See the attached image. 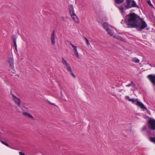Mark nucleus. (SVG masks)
I'll return each instance as SVG.
<instances>
[{
    "label": "nucleus",
    "instance_id": "obj_1",
    "mask_svg": "<svg viewBox=\"0 0 155 155\" xmlns=\"http://www.w3.org/2000/svg\"><path fill=\"white\" fill-rule=\"evenodd\" d=\"M125 22L127 28H136L140 31L147 26V24L143 18L134 13H130L125 16Z\"/></svg>",
    "mask_w": 155,
    "mask_h": 155
},
{
    "label": "nucleus",
    "instance_id": "obj_2",
    "mask_svg": "<svg viewBox=\"0 0 155 155\" xmlns=\"http://www.w3.org/2000/svg\"><path fill=\"white\" fill-rule=\"evenodd\" d=\"M68 6L69 12L71 17L75 22L78 23L79 19L74 13L73 5L72 4L70 5H68Z\"/></svg>",
    "mask_w": 155,
    "mask_h": 155
},
{
    "label": "nucleus",
    "instance_id": "obj_3",
    "mask_svg": "<svg viewBox=\"0 0 155 155\" xmlns=\"http://www.w3.org/2000/svg\"><path fill=\"white\" fill-rule=\"evenodd\" d=\"M127 5L125 6L126 9H128L132 7H136L139 8L140 7L138 5L134 0H126Z\"/></svg>",
    "mask_w": 155,
    "mask_h": 155
},
{
    "label": "nucleus",
    "instance_id": "obj_4",
    "mask_svg": "<svg viewBox=\"0 0 155 155\" xmlns=\"http://www.w3.org/2000/svg\"><path fill=\"white\" fill-rule=\"evenodd\" d=\"M147 117L149 118V120L147 121V124L148 125L149 129L151 130L154 131L155 130V120L148 116H147Z\"/></svg>",
    "mask_w": 155,
    "mask_h": 155
},
{
    "label": "nucleus",
    "instance_id": "obj_5",
    "mask_svg": "<svg viewBox=\"0 0 155 155\" xmlns=\"http://www.w3.org/2000/svg\"><path fill=\"white\" fill-rule=\"evenodd\" d=\"M131 102L133 104H136L138 106L143 109H147V108L145 107L144 104L141 102L139 101L137 99H135L134 98H133Z\"/></svg>",
    "mask_w": 155,
    "mask_h": 155
},
{
    "label": "nucleus",
    "instance_id": "obj_6",
    "mask_svg": "<svg viewBox=\"0 0 155 155\" xmlns=\"http://www.w3.org/2000/svg\"><path fill=\"white\" fill-rule=\"evenodd\" d=\"M108 24L105 22L102 24V26L104 28L107 32L111 36H112L113 35V33H112L110 28L107 26Z\"/></svg>",
    "mask_w": 155,
    "mask_h": 155
},
{
    "label": "nucleus",
    "instance_id": "obj_7",
    "mask_svg": "<svg viewBox=\"0 0 155 155\" xmlns=\"http://www.w3.org/2000/svg\"><path fill=\"white\" fill-rule=\"evenodd\" d=\"M13 96L12 99L15 101V103L18 105V107H20L21 106V100L19 98L16 97L15 96L11 94Z\"/></svg>",
    "mask_w": 155,
    "mask_h": 155
},
{
    "label": "nucleus",
    "instance_id": "obj_8",
    "mask_svg": "<svg viewBox=\"0 0 155 155\" xmlns=\"http://www.w3.org/2000/svg\"><path fill=\"white\" fill-rule=\"evenodd\" d=\"M8 62L10 64L11 68L14 71L15 70L14 66V59L12 58H8Z\"/></svg>",
    "mask_w": 155,
    "mask_h": 155
},
{
    "label": "nucleus",
    "instance_id": "obj_9",
    "mask_svg": "<svg viewBox=\"0 0 155 155\" xmlns=\"http://www.w3.org/2000/svg\"><path fill=\"white\" fill-rule=\"evenodd\" d=\"M69 44L72 46V47L73 48L74 51L75 52V55L76 57L78 58L79 56L78 54V52L77 50V47L76 46L74 45H73L71 42H69Z\"/></svg>",
    "mask_w": 155,
    "mask_h": 155
},
{
    "label": "nucleus",
    "instance_id": "obj_10",
    "mask_svg": "<svg viewBox=\"0 0 155 155\" xmlns=\"http://www.w3.org/2000/svg\"><path fill=\"white\" fill-rule=\"evenodd\" d=\"M51 41L52 45H54L55 44V31L54 30L52 31L51 35Z\"/></svg>",
    "mask_w": 155,
    "mask_h": 155
},
{
    "label": "nucleus",
    "instance_id": "obj_11",
    "mask_svg": "<svg viewBox=\"0 0 155 155\" xmlns=\"http://www.w3.org/2000/svg\"><path fill=\"white\" fill-rule=\"evenodd\" d=\"M147 78L153 84L154 79H155V75L153 74H150L148 76Z\"/></svg>",
    "mask_w": 155,
    "mask_h": 155
},
{
    "label": "nucleus",
    "instance_id": "obj_12",
    "mask_svg": "<svg viewBox=\"0 0 155 155\" xmlns=\"http://www.w3.org/2000/svg\"><path fill=\"white\" fill-rule=\"evenodd\" d=\"M12 39L13 41L14 45L15 47V49L17 50V45L16 43V36L15 35H12Z\"/></svg>",
    "mask_w": 155,
    "mask_h": 155
},
{
    "label": "nucleus",
    "instance_id": "obj_13",
    "mask_svg": "<svg viewBox=\"0 0 155 155\" xmlns=\"http://www.w3.org/2000/svg\"><path fill=\"white\" fill-rule=\"evenodd\" d=\"M23 114L24 116H26L32 119V120H35L33 116L30 114L26 112H23Z\"/></svg>",
    "mask_w": 155,
    "mask_h": 155
},
{
    "label": "nucleus",
    "instance_id": "obj_14",
    "mask_svg": "<svg viewBox=\"0 0 155 155\" xmlns=\"http://www.w3.org/2000/svg\"><path fill=\"white\" fill-rule=\"evenodd\" d=\"M115 5L116 6V4H120L122 3L124 1V0H114Z\"/></svg>",
    "mask_w": 155,
    "mask_h": 155
},
{
    "label": "nucleus",
    "instance_id": "obj_15",
    "mask_svg": "<svg viewBox=\"0 0 155 155\" xmlns=\"http://www.w3.org/2000/svg\"><path fill=\"white\" fill-rule=\"evenodd\" d=\"M116 6L119 9L121 13H122L123 12H124V6L122 5H121L120 6H118L117 5H116Z\"/></svg>",
    "mask_w": 155,
    "mask_h": 155
},
{
    "label": "nucleus",
    "instance_id": "obj_16",
    "mask_svg": "<svg viewBox=\"0 0 155 155\" xmlns=\"http://www.w3.org/2000/svg\"><path fill=\"white\" fill-rule=\"evenodd\" d=\"M62 62L63 64L65 66L69 64V63L67 62V61L65 60L63 58H62Z\"/></svg>",
    "mask_w": 155,
    "mask_h": 155
},
{
    "label": "nucleus",
    "instance_id": "obj_17",
    "mask_svg": "<svg viewBox=\"0 0 155 155\" xmlns=\"http://www.w3.org/2000/svg\"><path fill=\"white\" fill-rule=\"evenodd\" d=\"M131 86H132L133 87H135L136 86V84L134 83L133 81H131V82L128 85H126L127 87H129Z\"/></svg>",
    "mask_w": 155,
    "mask_h": 155
},
{
    "label": "nucleus",
    "instance_id": "obj_18",
    "mask_svg": "<svg viewBox=\"0 0 155 155\" xmlns=\"http://www.w3.org/2000/svg\"><path fill=\"white\" fill-rule=\"evenodd\" d=\"M133 61L135 63H138L139 62L140 60L139 59H138L136 58H135L133 59Z\"/></svg>",
    "mask_w": 155,
    "mask_h": 155
},
{
    "label": "nucleus",
    "instance_id": "obj_19",
    "mask_svg": "<svg viewBox=\"0 0 155 155\" xmlns=\"http://www.w3.org/2000/svg\"><path fill=\"white\" fill-rule=\"evenodd\" d=\"M147 3L152 8H154V7L152 4L151 3L150 0H147Z\"/></svg>",
    "mask_w": 155,
    "mask_h": 155
},
{
    "label": "nucleus",
    "instance_id": "obj_20",
    "mask_svg": "<svg viewBox=\"0 0 155 155\" xmlns=\"http://www.w3.org/2000/svg\"><path fill=\"white\" fill-rule=\"evenodd\" d=\"M149 140L151 142L155 143V137H150L149 138Z\"/></svg>",
    "mask_w": 155,
    "mask_h": 155
},
{
    "label": "nucleus",
    "instance_id": "obj_21",
    "mask_svg": "<svg viewBox=\"0 0 155 155\" xmlns=\"http://www.w3.org/2000/svg\"><path fill=\"white\" fill-rule=\"evenodd\" d=\"M66 67V68L67 69V70L69 71L71 70V68L70 66V65L69 64H68L67 65H66L65 66Z\"/></svg>",
    "mask_w": 155,
    "mask_h": 155
},
{
    "label": "nucleus",
    "instance_id": "obj_22",
    "mask_svg": "<svg viewBox=\"0 0 155 155\" xmlns=\"http://www.w3.org/2000/svg\"><path fill=\"white\" fill-rule=\"evenodd\" d=\"M125 99H126L128 100V101L131 102V101H132L133 98L132 99H130V98L128 96H126L125 97Z\"/></svg>",
    "mask_w": 155,
    "mask_h": 155
},
{
    "label": "nucleus",
    "instance_id": "obj_23",
    "mask_svg": "<svg viewBox=\"0 0 155 155\" xmlns=\"http://www.w3.org/2000/svg\"><path fill=\"white\" fill-rule=\"evenodd\" d=\"M61 18H62V20L65 22H67L68 23V21H67V20L64 17L62 16L61 17Z\"/></svg>",
    "mask_w": 155,
    "mask_h": 155
},
{
    "label": "nucleus",
    "instance_id": "obj_24",
    "mask_svg": "<svg viewBox=\"0 0 155 155\" xmlns=\"http://www.w3.org/2000/svg\"><path fill=\"white\" fill-rule=\"evenodd\" d=\"M84 39L86 41V43L87 45L88 46L89 45H90V43H89L88 40L86 37H84Z\"/></svg>",
    "mask_w": 155,
    "mask_h": 155
},
{
    "label": "nucleus",
    "instance_id": "obj_25",
    "mask_svg": "<svg viewBox=\"0 0 155 155\" xmlns=\"http://www.w3.org/2000/svg\"><path fill=\"white\" fill-rule=\"evenodd\" d=\"M147 130V128L146 126H144L142 128L141 130L143 131H145Z\"/></svg>",
    "mask_w": 155,
    "mask_h": 155
},
{
    "label": "nucleus",
    "instance_id": "obj_26",
    "mask_svg": "<svg viewBox=\"0 0 155 155\" xmlns=\"http://www.w3.org/2000/svg\"><path fill=\"white\" fill-rule=\"evenodd\" d=\"M71 74L73 78H75V75L73 73H72Z\"/></svg>",
    "mask_w": 155,
    "mask_h": 155
},
{
    "label": "nucleus",
    "instance_id": "obj_27",
    "mask_svg": "<svg viewBox=\"0 0 155 155\" xmlns=\"http://www.w3.org/2000/svg\"><path fill=\"white\" fill-rule=\"evenodd\" d=\"M4 144L5 145V146H7L8 147H10V146H9V145L8 144V143H7L6 142H5Z\"/></svg>",
    "mask_w": 155,
    "mask_h": 155
},
{
    "label": "nucleus",
    "instance_id": "obj_28",
    "mask_svg": "<svg viewBox=\"0 0 155 155\" xmlns=\"http://www.w3.org/2000/svg\"><path fill=\"white\" fill-rule=\"evenodd\" d=\"M48 102L49 103L51 104V105H53V106H55V105L54 104V103H51L49 101H48Z\"/></svg>",
    "mask_w": 155,
    "mask_h": 155
},
{
    "label": "nucleus",
    "instance_id": "obj_29",
    "mask_svg": "<svg viewBox=\"0 0 155 155\" xmlns=\"http://www.w3.org/2000/svg\"><path fill=\"white\" fill-rule=\"evenodd\" d=\"M125 17L124 18V20H122L121 21V23L122 24H124V23H125Z\"/></svg>",
    "mask_w": 155,
    "mask_h": 155
},
{
    "label": "nucleus",
    "instance_id": "obj_30",
    "mask_svg": "<svg viewBox=\"0 0 155 155\" xmlns=\"http://www.w3.org/2000/svg\"><path fill=\"white\" fill-rule=\"evenodd\" d=\"M0 141L2 143H3V144H4V143H5V141H3V140H1L0 139Z\"/></svg>",
    "mask_w": 155,
    "mask_h": 155
},
{
    "label": "nucleus",
    "instance_id": "obj_31",
    "mask_svg": "<svg viewBox=\"0 0 155 155\" xmlns=\"http://www.w3.org/2000/svg\"><path fill=\"white\" fill-rule=\"evenodd\" d=\"M0 141L2 143H3V144H4V143H5V141H3V140H1L0 139Z\"/></svg>",
    "mask_w": 155,
    "mask_h": 155
},
{
    "label": "nucleus",
    "instance_id": "obj_32",
    "mask_svg": "<svg viewBox=\"0 0 155 155\" xmlns=\"http://www.w3.org/2000/svg\"><path fill=\"white\" fill-rule=\"evenodd\" d=\"M68 71L69 72V73H70V74H71V73H73L72 71L71 70L69 71Z\"/></svg>",
    "mask_w": 155,
    "mask_h": 155
},
{
    "label": "nucleus",
    "instance_id": "obj_33",
    "mask_svg": "<svg viewBox=\"0 0 155 155\" xmlns=\"http://www.w3.org/2000/svg\"><path fill=\"white\" fill-rule=\"evenodd\" d=\"M150 132V131L149 130H147V133H149V134Z\"/></svg>",
    "mask_w": 155,
    "mask_h": 155
},
{
    "label": "nucleus",
    "instance_id": "obj_34",
    "mask_svg": "<svg viewBox=\"0 0 155 155\" xmlns=\"http://www.w3.org/2000/svg\"><path fill=\"white\" fill-rule=\"evenodd\" d=\"M61 96H62V92L61 91Z\"/></svg>",
    "mask_w": 155,
    "mask_h": 155
}]
</instances>
